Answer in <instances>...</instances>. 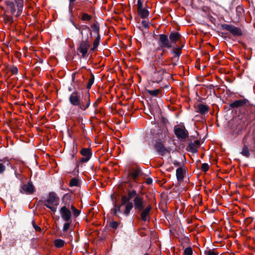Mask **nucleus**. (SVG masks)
<instances>
[{
    "mask_svg": "<svg viewBox=\"0 0 255 255\" xmlns=\"http://www.w3.org/2000/svg\"><path fill=\"white\" fill-rule=\"evenodd\" d=\"M69 99L71 105L77 107L83 111H86L91 104L90 95L88 92L81 97L80 93L74 91L70 95Z\"/></svg>",
    "mask_w": 255,
    "mask_h": 255,
    "instance_id": "1",
    "label": "nucleus"
},
{
    "mask_svg": "<svg viewBox=\"0 0 255 255\" xmlns=\"http://www.w3.org/2000/svg\"><path fill=\"white\" fill-rule=\"evenodd\" d=\"M75 27L77 29L80 31L82 38V40L80 42L79 47L77 48V51L82 54L83 57H85L90 46V42L88 38V33L90 32V28L86 25L84 26L82 28H80L77 26Z\"/></svg>",
    "mask_w": 255,
    "mask_h": 255,
    "instance_id": "2",
    "label": "nucleus"
},
{
    "mask_svg": "<svg viewBox=\"0 0 255 255\" xmlns=\"http://www.w3.org/2000/svg\"><path fill=\"white\" fill-rule=\"evenodd\" d=\"M128 194L123 195L121 198V203L120 206L115 205L114 209V213L116 215L118 213L123 214L126 216H128L130 211L133 208V205L132 202L130 201Z\"/></svg>",
    "mask_w": 255,
    "mask_h": 255,
    "instance_id": "3",
    "label": "nucleus"
},
{
    "mask_svg": "<svg viewBox=\"0 0 255 255\" xmlns=\"http://www.w3.org/2000/svg\"><path fill=\"white\" fill-rule=\"evenodd\" d=\"M23 7V0H14L6 2V12L17 17L21 15Z\"/></svg>",
    "mask_w": 255,
    "mask_h": 255,
    "instance_id": "4",
    "label": "nucleus"
},
{
    "mask_svg": "<svg viewBox=\"0 0 255 255\" xmlns=\"http://www.w3.org/2000/svg\"><path fill=\"white\" fill-rule=\"evenodd\" d=\"M127 194L130 200L133 199L134 209L138 211L143 210L145 205L143 197L134 190H128Z\"/></svg>",
    "mask_w": 255,
    "mask_h": 255,
    "instance_id": "5",
    "label": "nucleus"
},
{
    "mask_svg": "<svg viewBox=\"0 0 255 255\" xmlns=\"http://www.w3.org/2000/svg\"><path fill=\"white\" fill-rule=\"evenodd\" d=\"M158 138L155 140L153 147L158 153L162 156L170 152L171 149L169 147H166L163 144L162 140L163 135L162 134L157 133Z\"/></svg>",
    "mask_w": 255,
    "mask_h": 255,
    "instance_id": "6",
    "label": "nucleus"
},
{
    "mask_svg": "<svg viewBox=\"0 0 255 255\" xmlns=\"http://www.w3.org/2000/svg\"><path fill=\"white\" fill-rule=\"evenodd\" d=\"M59 198L54 192H50L48 198L44 201V205L55 213L57 210V206L59 204Z\"/></svg>",
    "mask_w": 255,
    "mask_h": 255,
    "instance_id": "7",
    "label": "nucleus"
},
{
    "mask_svg": "<svg viewBox=\"0 0 255 255\" xmlns=\"http://www.w3.org/2000/svg\"><path fill=\"white\" fill-rule=\"evenodd\" d=\"M165 74H168L165 69H158L156 67L152 76V82L159 83L163 79Z\"/></svg>",
    "mask_w": 255,
    "mask_h": 255,
    "instance_id": "8",
    "label": "nucleus"
},
{
    "mask_svg": "<svg viewBox=\"0 0 255 255\" xmlns=\"http://www.w3.org/2000/svg\"><path fill=\"white\" fill-rule=\"evenodd\" d=\"M222 27L223 29L228 31L234 36H240L243 34V32L241 28L236 27L233 25L224 24L222 25Z\"/></svg>",
    "mask_w": 255,
    "mask_h": 255,
    "instance_id": "9",
    "label": "nucleus"
},
{
    "mask_svg": "<svg viewBox=\"0 0 255 255\" xmlns=\"http://www.w3.org/2000/svg\"><path fill=\"white\" fill-rule=\"evenodd\" d=\"M158 44L161 48H170L172 47L171 42L169 41L167 35L165 34L159 35Z\"/></svg>",
    "mask_w": 255,
    "mask_h": 255,
    "instance_id": "10",
    "label": "nucleus"
},
{
    "mask_svg": "<svg viewBox=\"0 0 255 255\" xmlns=\"http://www.w3.org/2000/svg\"><path fill=\"white\" fill-rule=\"evenodd\" d=\"M174 133L178 138L185 139L188 136V132L184 127L175 126L174 127Z\"/></svg>",
    "mask_w": 255,
    "mask_h": 255,
    "instance_id": "11",
    "label": "nucleus"
},
{
    "mask_svg": "<svg viewBox=\"0 0 255 255\" xmlns=\"http://www.w3.org/2000/svg\"><path fill=\"white\" fill-rule=\"evenodd\" d=\"M67 203H65V206L62 207L60 210V213L62 219L65 222L70 221L72 216L70 211L67 207Z\"/></svg>",
    "mask_w": 255,
    "mask_h": 255,
    "instance_id": "12",
    "label": "nucleus"
},
{
    "mask_svg": "<svg viewBox=\"0 0 255 255\" xmlns=\"http://www.w3.org/2000/svg\"><path fill=\"white\" fill-rule=\"evenodd\" d=\"M151 209V207L150 206H147L144 209H143L142 210V212L141 213V219L143 221H146L148 220V218L149 217V212Z\"/></svg>",
    "mask_w": 255,
    "mask_h": 255,
    "instance_id": "13",
    "label": "nucleus"
},
{
    "mask_svg": "<svg viewBox=\"0 0 255 255\" xmlns=\"http://www.w3.org/2000/svg\"><path fill=\"white\" fill-rule=\"evenodd\" d=\"M248 102V101L247 99L239 100L230 104V106L232 108H237L246 105Z\"/></svg>",
    "mask_w": 255,
    "mask_h": 255,
    "instance_id": "14",
    "label": "nucleus"
},
{
    "mask_svg": "<svg viewBox=\"0 0 255 255\" xmlns=\"http://www.w3.org/2000/svg\"><path fill=\"white\" fill-rule=\"evenodd\" d=\"M22 190L27 194H32L34 191V186L32 184L29 182L23 185L22 187Z\"/></svg>",
    "mask_w": 255,
    "mask_h": 255,
    "instance_id": "15",
    "label": "nucleus"
},
{
    "mask_svg": "<svg viewBox=\"0 0 255 255\" xmlns=\"http://www.w3.org/2000/svg\"><path fill=\"white\" fill-rule=\"evenodd\" d=\"M185 168L179 167L176 169V175L178 182H181L184 178Z\"/></svg>",
    "mask_w": 255,
    "mask_h": 255,
    "instance_id": "16",
    "label": "nucleus"
},
{
    "mask_svg": "<svg viewBox=\"0 0 255 255\" xmlns=\"http://www.w3.org/2000/svg\"><path fill=\"white\" fill-rule=\"evenodd\" d=\"M236 11L237 21L239 22L244 17V9L242 6L239 5L236 7Z\"/></svg>",
    "mask_w": 255,
    "mask_h": 255,
    "instance_id": "17",
    "label": "nucleus"
},
{
    "mask_svg": "<svg viewBox=\"0 0 255 255\" xmlns=\"http://www.w3.org/2000/svg\"><path fill=\"white\" fill-rule=\"evenodd\" d=\"M209 108L207 105L200 104L198 105L197 112L201 114H205L209 111Z\"/></svg>",
    "mask_w": 255,
    "mask_h": 255,
    "instance_id": "18",
    "label": "nucleus"
},
{
    "mask_svg": "<svg viewBox=\"0 0 255 255\" xmlns=\"http://www.w3.org/2000/svg\"><path fill=\"white\" fill-rule=\"evenodd\" d=\"M181 38V35L177 32H171L169 35V39L171 42L175 43L179 40Z\"/></svg>",
    "mask_w": 255,
    "mask_h": 255,
    "instance_id": "19",
    "label": "nucleus"
},
{
    "mask_svg": "<svg viewBox=\"0 0 255 255\" xmlns=\"http://www.w3.org/2000/svg\"><path fill=\"white\" fill-rule=\"evenodd\" d=\"M163 54L161 53L160 55H159L157 59V64L155 66V68L157 67L158 69H163L162 66L166 65L165 61L163 60L162 58Z\"/></svg>",
    "mask_w": 255,
    "mask_h": 255,
    "instance_id": "20",
    "label": "nucleus"
},
{
    "mask_svg": "<svg viewBox=\"0 0 255 255\" xmlns=\"http://www.w3.org/2000/svg\"><path fill=\"white\" fill-rule=\"evenodd\" d=\"M148 94H149L150 96L153 97H157L159 96H161L162 94V91L161 89H155L153 90H146Z\"/></svg>",
    "mask_w": 255,
    "mask_h": 255,
    "instance_id": "21",
    "label": "nucleus"
},
{
    "mask_svg": "<svg viewBox=\"0 0 255 255\" xmlns=\"http://www.w3.org/2000/svg\"><path fill=\"white\" fill-rule=\"evenodd\" d=\"M101 40V36L100 34H98V35H97L96 38L94 40L93 44V46L91 49V50L92 51H94L96 50L98 48V47L99 45L100 42Z\"/></svg>",
    "mask_w": 255,
    "mask_h": 255,
    "instance_id": "22",
    "label": "nucleus"
},
{
    "mask_svg": "<svg viewBox=\"0 0 255 255\" xmlns=\"http://www.w3.org/2000/svg\"><path fill=\"white\" fill-rule=\"evenodd\" d=\"M140 170L136 169L128 173V177H131L134 181H136L137 177L139 175Z\"/></svg>",
    "mask_w": 255,
    "mask_h": 255,
    "instance_id": "23",
    "label": "nucleus"
},
{
    "mask_svg": "<svg viewBox=\"0 0 255 255\" xmlns=\"http://www.w3.org/2000/svg\"><path fill=\"white\" fill-rule=\"evenodd\" d=\"M80 153L85 157L91 158L92 156L91 150L89 148H83L80 151Z\"/></svg>",
    "mask_w": 255,
    "mask_h": 255,
    "instance_id": "24",
    "label": "nucleus"
},
{
    "mask_svg": "<svg viewBox=\"0 0 255 255\" xmlns=\"http://www.w3.org/2000/svg\"><path fill=\"white\" fill-rule=\"evenodd\" d=\"M139 15L142 18L147 17L149 15L148 11L145 8L137 10Z\"/></svg>",
    "mask_w": 255,
    "mask_h": 255,
    "instance_id": "25",
    "label": "nucleus"
},
{
    "mask_svg": "<svg viewBox=\"0 0 255 255\" xmlns=\"http://www.w3.org/2000/svg\"><path fill=\"white\" fill-rule=\"evenodd\" d=\"M9 13H7L6 12V13L4 15L3 19L5 23H8V24H11L13 21V17L10 15L8 14Z\"/></svg>",
    "mask_w": 255,
    "mask_h": 255,
    "instance_id": "26",
    "label": "nucleus"
},
{
    "mask_svg": "<svg viewBox=\"0 0 255 255\" xmlns=\"http://www.w3.org/2000/svg\"><path fill=\"white\" fill-rule=\"evenodd\" d=\"M54 244L56 248H60L64 246L65 242L62 240L56 239L54 241Z\"/></svg>",
    "mask_w": 255,
    "mask_h": 255,
    "instance_id": "27",
    "label": "nucleus"
},
{
    "mask_svg": "<svg viewBox=\"0 0 255 255\" xmlns=\"http://www.w3.org/2000/svg\"><path fill=\"white\" fill-rule=\"evenodd\" d=\"M241 154L246 157H249L250 156V151L248 147L246 145H244L243 146Z\"/></svg>",
    "mask_w": 255,
    "mask_h": 255,
    "instance_id": "28",
    "label": "nucleus"
},
{
    "mask_svg": "<svg viewBox=\"0 0 255 255\" xmlns=\"http://www.w3.org/2000/svg\"><path fill=\"white\" fill-rule=\"evenodd\" d=\"M188 150L193 152L196 153L198 151V147L195 145L193 143H190L188 146Z\"/></svg>",
    "mask_w": 255,
    "mask_h": 255,
    "instance_id": "29",
    "label": "nucleus"
},
{
    "mask_svg": "<svg viewBox=\"0 0 255 255\" xmlns=\"http://www.w3.org/2000/svg\"><path fill=\"white\" fill-rule=\"evenodd\" d=\"M91 27L92 31L98 35L99 34V26L98 23L96 22L92 24Z\"/></svg>",
    "mask_w": 255,
    "mask_h": 255,
    "instance_id": "30",
    "label": "nucleus"
},
{
    "mask_svg": "<svg viewBox=\"0 0 255 255\" xmlns=\"http://www.w3.org/2000/svg\"><path fill=\"white\" fill-rule=\"evenodd\" d=\"M94 79H95L94 76L93 74H92L91 76V77L90 78V79L88 80V83L87 85V89H90L91 88L92 85L94 83Z\"/></svg>",
    "mask_w": 255,
    "mask_h": 255,
    "instance_id": "31",
    "label": "nucleus"
},
{
    "mask_svg": "<svg viewBox=\"0 0 255 255\" xmlns=\"http://www.w3.org/2000/svg\"><path fill=\"white\" fill-rule=\"evenodd\" d=\"M71 209L73 212V214L74 217H78L80 214V211L77 209L73 205L71 206Z\"/></svg>",
    "mask_w": 255,
    "mask_h": 255,
    "instance_id": "32",
    "label": "nucleus"
},
{
    "mask_svg": "<svg viewBox=\"0 0 255 255\" xmlns=\"http://www.w3.org/2000/svg\"><path fill=\"white\" fill-rule=\"evenodd\" d=\"M79 181L77 178H72L69 182V186L70 187L77 186L78 185Z\"/></svg>",
    "mask_w": 255,
    "mask_h": 255,
    "instance_id": "33",
    "label": "nucleus"
},
{
    "mask_svg": "<svg viewBox=\"0 0 255 255\" xmlns=\"http://www.w3.org/2000/svg\"><path fill=\"white\" fill-rule=\"evenodd\" d=\"M172 52L177 57H179L181 53V48L178 46L174 48Z\"/></svg>",
    "mask_w": 255,
    "mask_h": 255,
    "instance_id": "34",
    "label": "nucleus"
},
{
    "mask_svg": "<svg viewBox=\"0 0 255 255\" xmlns=\"http://www.w3.org/2000/svg\"><path fill=\"white\" fill-rule=\"evenodd\" d=\"M91 18V16L87 13H83L82 16V20L83 21H90Z\"/></svg>",
    "mask_w": 255,
    "mask_h": 255,
    "instance_id": "35",
    "label": "nucleus"
},
{
    "mask_svg": "<svg viewBox=\"0 0 255 255\" xmlns=\"http://www.w3.org/2000/svg\"><path fill=\"white\" fill-rule=\"evenodd\" d=\"M205 255H218V253L215 252L212 250L205 251L204 252Z\"/></svg>",
    "mask_w": 255,
    "mask_h": 255,
    "instance_id": "36",
    "label": "nucleus"
},
{
    "mask_svg": "<svg viewBox=\"0 0 255 255\" xmlns=\"http://www.w3.org/2000/svg\"><path fill=\"white\" fill-rule=\"evenodd\" d=\"M209 166L208 164H207L206 163H203L201 165V169L202 171H203L204 172H207L209 170Z\"/></svg>",
    "mask_w": 255,
    "mask_h": 255,
    "instance_id": "37",
    "label": "nucleus"
},
{
    "mask_svg": "<svg viewBox=\"0 0 255 255\" xmlns=\"http://www.w3.org/2000/svg\"><path fill=\"white\" fill-rule=\"evenodd\" d=\"M184 255H192V250L191 248H187L184 252Z\"/></svg>",
    "mask_w": 255,
    "mask_h": 255,
    "instance_id": "38",
    "label": "nucleus"
},
{
    "mask_svg": "<svg viewBox=\"0 0 255 255\" xmlns=\"http://www.w3.org/2000/svg\"><path fill=\"white\" fill-rule=\"evenodd\" d=\"M70 226V222H69V221L67 222V223H65L64 225V226L63 228V231L64 232L67 231L69 229Z\"/></svg>",
    "mask_w": 255,
    "mask_h": 255,
    "instance_id": "39",
    "label": "nucleus"
},
{
    "mask_svg": "<svg viewBox=\"0 0 255 255\" xmlns=\"http://www.w3.org/2000/svg\"><path fill=\"white\" fill-rule=\"evenodd\" d=\"M10 72L13 74H16L18 73V69L16 67L13 66L10 69Z\"/></svg>",
    "mask_w": 255,
    "mask_h": 255,
    "instance_id": "40",
    "label": "nucleus"
},
{
    "mask_svg": "<svg viewBox=\"0 0 255 255\" xmlns=\"http://www.w3.org/2000/svg\"><path fill=\"white\" fill-rule=\"evenodd\" d=\"M141 24L142 25V26L145 28H147L148 29V27H149V24H148V22L147 21L145 20H142L141 21Z\"/></svg>",
    "mask_w": 255,
    "mask_h": 255,
    "instance_id": "41",
    "label": "nucleus"
},
{
    "mask_svg": "<svg viewBox=\"0 0 255 255\" xmlns=\"http://www.w3.org/2000/svg\"><path fill=\"white\" fill-rule=\"evenodd\" d=\"M32 225H33L34 228L35 229V230L36 231H41V228L39 226H38L37 225H36L34 221H32Z\"/></svg>",
    "mask_w": 255,
    "mask_h": 255,
    "instance_id": "42",
    "label": "nucleus"
},
{
    "mask_svg": "<svg viewBox=\"0 0 255 255\" xmlns=\"http://www.w3.org/2000/svg\"><path fill=\"white\" fill-rule=\"evenodd\" d=\"M90 158L84 156V157L80 159V162H81V163L87 162H88L90 160Z\"/></svg>",
    "mask_w": 255,
    "mask_h": 255,
    "instance_id": "43",
    "label": "nucleus"
},
{
    "mask_svg": "<svg viewBox=\"0 0 255 255\" xmlns=\"http://www.w3.org/2000/svg\"><path fill=\"white\" fill-rule=\"evenodd\" d=\"M137 10L143 8L142 3L140 0H137Z\"/></svg>",
    "mask_w": 255,
    "mask_h": 255,
    "instance_id": "44",
    "label": "nucleus"
},
{
    "mask_svg": "<svg viewBox=\"0 0 255 255\" xmlns=\"http://www.w3.org/2000/svg\"><path fill=\"white\" fill-rule=\"evenodd\" d=\"M71 198V195L70 194H66L64 195L63 197V200L64 201H65V200H69Z\"/></svg>",
    "mask_w": 255,
    "mask_h": 255,
    "instance_id": "45",
    "label": "nucleus"
},
{
    "mask_svg": "<svg viewBox=\"0 0 255 255\" xmlns=\"http://www.w3.org/2000/svg\"><path fill=\"white\" fill-rule=\"evenodd\" d=\"M118 224L116 222H112L111 223V227L112 228L116 229L118 227Z\"/></svg>",
    "mask_w": 255,
    "mask_h": 255,
    "instance_id": "46",
    "label": "nucleus"
},
{
    "mask_svg": "<svg viewBox=\"0 0 255 255\" xmlns=\"http://www.w3.org/2000/svg\"><path fill=\"white\" fill-rule=\"evenodd\" d=\"M5 170V166L2 163H0V173L3 172Z\"/></svg>",
    "mask_w": 255,
    "mask_h": 255,
    "instance_id": "47",
    "label": "nucleus"
},
{
    "mask_svg": "<svg viewBox=\"0 0 255 255\" xmlns=\"http://www.w3.org/2000/svg\"><path fill=\"white\" fill-rule=\"evenodd\" d=\"M192 143H193L195 145H196L198 148L200 145V141L198 140H196L194 142H192Z\"/></svg>",
    "mask_w": 255,
    "mask_h": 255,
    "instance_id": "48",
    "label": "nucleus"
},
{
    "mask_svg": "<svg viewBox=\"0 0 255 255\" xmlns=\"http://www.w3.org/2000/svg\"><path fill=\"white\" fill-rule=\"evenodd\" d=\"M146 183L147 184L150 185L152 183V180L150 178H148L146 180Z\"/></svg>",
    "mask_w": 255,
    "mask_h": 255,
    "instance_id": "49",
    "label": "nucleus"
},
{
    "mask_svg": "<svg viewBox=\"0 0 255 255\" xmlns=\"http://www.w3.org/2000/svg\"><path fill=\"white\" fill-rule=\"evenodd\" d=\"M173 164L176 166H179L180 164V163L179 162L176 160L173 161Z\"/></svg>",
    "mask_w": 255,
    "mask_h": 255,
    "instance_id": "50",
    "label": "nucleus"
},
{
    "mask_svg": "<svg viewBox=\"0 0 255 255\" xmlns=\"http://www.w3.org/2000/svg\"><path fill=\"white\" fill-rule=\"evenodd\" d=\"M98 104V102H97V101H96V102L94 104V106L95 107H96L97 106Z\"/></svg>",
    "mask_w": 255,
    "mask_h": 255,
    "instance_id": "51",
    "label": "nucleus"
},
{
    "mask_svg": "<svg viewBox=\"0 0 255 255\" xmlns=\"http://www.w3.org/2000/svg\"><path fill=\"white\" fill-rule=\"evenodd\" d=\"M168 87V85H166L164 87H161V88H167Z\"/></svg>",
    "mask_w": 255,
    "mask_h": 255,
    "instance_id": "52",
    "label": "nucleus"
},
{
    "mask_svg": "<svg viewBox=\"0 0 255 255\" xmlns=\"http://www.w3.org/2000/svg\"><path fill=\"white\" fill-rule=\"evenodd\" d=\"M166 131H164V135L165 136V135H166Z\"/></svg>",
    "mask_w": 255,
    "mask_h": 255,
    "instance_id": "53",
    "label": "nucleus"
},
{
    "mask_svg": "<svg viewBox=\"0 0 255 255\" xmlns=\"http://www.w3.org/2000/svg\"><path fill=\"white\" fill-rule=\"evenodd\" d=\"M144 255H149V254H144Z\"/></svg>",
    "mask_w": 255,
    "mask_h": 255,
    "instance_id": "54",
    "label": "nucleus"
}]
</instances>
